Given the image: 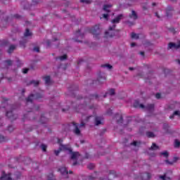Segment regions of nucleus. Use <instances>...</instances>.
<instances>
[{
  "label": "nucleus",
  "instance_id": "28",
  "mask_svg": "<svg viewBox=\"0 0 180 180\" xmlns=\"http://www.w3.org/2000/svg\"><path fill=\"white\" fill-rule=\"evenodd\" d=\"M146 136H147V137H149V139L153 138V137H155V135H154V133H153L151 131H148L146 133Z\"/></svg>",
  "mask_w": 180,
  "mask_h": 180
},
{
  "label": "nucleus",
  "instance_id": "49",
  "mask_svg": "<svg viewBox=\"0 0 180 180\" xmlns=\"http://www.w3.org/2000/svg\"><path fill=\"white\" fill-rule=\"evenodd\" d=\"M160 179L162 180H167V176L165 175L160 176Z\"/></svg>",
  "mask_w": 180,
  "mask_h": 180
},
{
  "label": "nucleus",
  "instance_id": "5",
  "mask_svg": "<svg viewBox=\"0 0 180 180\" xmlns=\"http://www.w3.org/2000/svg\"><path fill=\"white\" fill-rule=\"evenodd\" d=\"M89 33L94 35V37L98 38L101 30H99V25H95L94 27L89 29Z\"/></svg>",
  "mask_w": 180,
  "mask_h": 180
},
{
  "label": "nucleus",
  "instance_id": "1",
  "mask_svg": "<svg viewBox=\"0 0 180 180\" xmlns=\"http://www.w3.org/2000/svg\"><path fill=\"white\" fill-rule=\"evenodd\" d=\"M122 19H123V14H120L111 20L112 26L109 27L108 30L110 32L106 31L105 32V37H115V34L116 33V31H115V29H116V24L120 23V20H122Z\"/></svg>",
  "mask_w": 180,
  "mask_h": 180
},
{
  "label": "nucleus",
  "instance_id": "59",
  "mask_svg": "<svg viewBox=\"0 0 180 180\" xmlns=\"http://www.w3.org/2000/svg\"><path fill=\"white\" fill-rule=\"evenodd\" d=\"M58 144H61V143H63V140L58 139Z\"/></svg>",
  "mask_w": 180,
  "mask_h": 180
},
{
  "label": "nucleus",
  "instance_id": "36",
  "mask_svg": "<svg viewBox=\"0 0 180 180\" xmlns=\"http://www.w3.org/2000/svg\"><path fill=\"white\" fill-rule=\"evenodd\" d=\"M87 168L89 169H94V168H95V165H94L93 163H90L88 165Z\"/></svg>",
  "mask_w": 180,
  "mask_h": 180
},
{
  "label": "nucleus",
  "instance_id": "12",
  "mask_svg": "<svg viewBox=\"0 0 180 180\" xmlns=\"http://www.w3.org/2000/svg\"><path fill=\"white\" fill-rule=\"evenodd\" d=\"M130 19H133V20H137L139 19V15H137V13L134 11V10L131 11V13L129 15Z\"/></svg>",
  "mask_w": 180,
  "mask_h": 180
},
{
  "label": "nucleus",
  "instance_id": "9",
  "mask_svg": "<svg viewBox=\"0 0 180 180\" xmlns=\"http://www.w3.org/2000/svg\"><path fill=\"white\" fill-rule=\"evenodd\" d=\"M70 154H71V160H78V158H79V155H81L79 154V152H70Z\"/></svg>",
  "mask_w": 180,
  "mask_h": 180
},
{
  "label": "nucleus",
  "instance_id": "30",
  "mask_svg": "<svg viewBox=\"0 0 180 180\" xmlns=\"http://www.w3.org/2000/svg\"><path fill=\"white\" fill-rule=\"evenodd\" d=\"M131 39H139V34H136V33H134V32H132L131 34Z\"/></svg>",
  "mask_w": 180,
  "mask_h": 180
},
{
  "label": "nucleus",
  "instance_id": "3",
  "mask_svg": "<svg viewBox=\"0 0 180 180\" xmlns=\"http://www.w3.org/2000/svg\"><path fill=\"white\" fill-rule=\"evenodd\" d=\"M41 98H43V94L40 93H37L35 94H31L26 98V105L27 106L29 105V103H30L31 106L32 108H34V105H33V99H41Z\"/></svg>",
  "mask_w": 180,
  "mask_h": 180
},
{
  "label": "nucleus",
  "instance_id": "19",
  "mask_svg": "<svg viewBox=\"0 0 180 180\" xmlns=\"http://www.w3.org/2000/svg\"><path fill=\"white\" fill-rule=\"evenodd\" d=\"M146 109L148 112H154V104H148L146 107Z\"/></svg>",
  "mask_w": 180,
  "mask_h": 180
},
{
  "label": "nucleus",
  "instance_id": "25",
  "mask_svg": "<svg viewBox=\"0 0 180 180\" xmlns=\"http://www.w3.org/2000/svg\"><path fill=\"white\" fill-rule=\"evenodd\" d=\"M15 49H16V46H15V45H11V46H9L8 50V53L9 54H11V53H12V52L13 51V50H15Z\"/></svg>",
  "mask_w": 180,
  "mask_h": 180
},
{
  "label": "nucleus",
  "instance_id": "41",
  "mask_svg": "<svg viewBox=\"0 0 180 180\" xmlns=\"http://www.w3.org/2000/svg\"><path fill=\"white\" fill-rule=\"evenodd\" d=\"M13 18L15 19H20L22 16H20L19 14H15L14 15H13Z\"/></svg>",
  "mask_w": 180,
  "mask_h": 180
},
{
  "label": "nucleus",
  "instance_id": "8",
  "mask_svg": "<svg viewBox=\"0 0 180 180\" xmlns=\"http://www.w3.org/2000/svg\"><path fill=\"white\" fill-rule=\"evenodd\" d=\"M72 124L75 127L73 132L75 134H77V136H79V134H81V130H79V128H78L79 124L75 122H72Z\"/></svg>",
  "mask_w": 180,
  "mask_h": 180
},
{
  "label": "nucleus",
  "instance_id": "39",
  "mask_svg": "<svg viewBox=\"0 0 180 180\" xmlns=\"http://www.w3.org/2000/svg\"><path fill=\"white\" fill-rule=\"evenodd\" d=\"M80 2H82V4H91V0H80Z\"/></svg>",
  "mask_w": 180,
  "mask_h": 180
},
{
  "label": "nucleus",
  "instance_id": "62",
  "mask_svg": "<svg viewBox=\"0 0 180 180\" xmlns=\"http://www.w3.org/2000/svg\"><path fill=\"white\" fill-rule=\"evenodd\" d=\"M135 46H136V43H134V42H132L131 44V47H134Z\"/></svg>",
  "mask_w": 180,
  "mask_h": 180
},
{
  "label": "nucleus",
  "instance_id": "27",
  "mask_svg": "<svg viewBox=\"0 0 180 180\" xmlns=\"http://www.w3.org/2000/svg\"><path fill=\"white\" fill-rule=\"evenodd\" d=\"M101 67H102V68H108V70H112V66L109 64L101 65Z\"/></svg>",
  "mask_w": 180,
  "mask_h": 180
},
{
  "label": "nucleus",
  "instance_id": "43",
  "mask_svg": "<svg viewBox=\"0 0 180 180\" xmlns=\"http://www.w3.org/2000/svg\"><path fill=\"white\" fill-rule=\"evenodd\" d=\"M169 127V126H168L167 124H163V129H164V130H166V131H167V130H168Z\"/></svg>",
  "mask_w": 180,
  "mask_h": 180
},
{
  "label": "nucleus",
  "instance_id": "31",
  "mask_svg": "<svg viewBox=\"0 0 180 180\" xmlns=\"http://www.w3.org/2000/svg\"><path fill=\"white\" fill-rule=\"evenodd\" d=\"M160 155H163V157H165V158H168L169 154L168 153L167 151L162 152L160 153Z\"/></svg>",
  "mask_w": 180,
  "mask_h": 180
},
{
  "label": "nucleus",
  "instance_id": "4",
  "mask_svg": "<svg viewBox=\"0 0 180 180\" xmlns=\"http://www.w3.org/2000/svg\"><path fill=\"white\" fill-rule=\"evenodd\" d=\"M9 108H11V110L6 112V117L11 119V120H16V119H18V115L13 114V110L15 109V105H9Z\"/></svg>",
  "mask_w": 180,
  "mask_h": 180
},
{
  "label": "nucleus",
  "instance_id": "60",
  "mask_svg": "<svg viewBox=\"0 0 180 180\" xmlns=\"http://www.w3.org/2000/svg\"><path fill=\"white\" fill-rule=\"evenodd\" d=\"M78 165V162L75 161V162H73L72 165L73 167H75V165Z\"/></svg>",
  "mask_w": 180,
  "mask_h": 180
},
{
  "label": "nucleus",
  "instance_id": "14",
  "mask_svg": "<svg viewBox=\"0 0 180 180\" xmlns=\"http://www.w3.org/2000/svg\"><path fill=\"white\" fill-rule=\"evenodd\" d=\"M134 108H140L141 109H144L146 108L144 105L140 104V102L138 100H136L134 103Z\"/></svg>",
  "mask_w": 180,
  "mask_h": 180
},
{
  "label": "nucleus",
  "instance_id": "10",
  "mask_svg": "<svg viewBox=\"0 0 180 180\" xmlns=\"http://www.w3.org/2000/svg\"><path fill=\"white\" fill-rule=\"evenodd\" d=\"M173 11H174V8L169 6H167V8H166V16L167 18H169V16H172Z\"/></svg>",
  "mask_w": 180,
  "mask_h": 180
},
{
  "label": "nucleus",
  "instance_id": "11",
  "mask_svg": "<svg viewBox=\"0 0 180 180\" xmlns=\"http://www.w3.org/2000/svg\"><path fill=\"white\" fill-rule=\"evenodd\" d=\"M115 119H117V123L120 124V123H123V116L121 114H116Z\"/></svg>",
  "mask_w": 180,
  "mask_h": 180
},
{
  "label": "nucleus",
  "instance_id": "2",
  "mask_svg": "<svg viewBox=\"0 0 180 180\" xmlns=\"http://www.w3.org/2000/svg\"><path fill=\"white\" fill-rule=\"evenodd\" d=\"M22 174L19 172L15 173L11 176V174H6L5 172H2V175L0 177V180H18L20 179Z\"/></svg>",
  "mask_w": 180,
  "mask_h": 180
},
{
  "label": "nucleus",
  "instance_id": "46",
  "mask_svg": "<svg viewBox=\"0 0 180 180\" xmlns=\"http://www.w3.org/2000/svg\"><path fill=\"white\" fill-rule=\"evenodd\" d=\"M156 99H160L161 98V94L160 93H157L155 95Z\"/></svg>",
  "mask_w": 180,
  "mask_h": 180
},
{
  "label": "nucleus",
  "instance_id": "23",
  "mask_svg": "<svg viewBox=\"0 0 180 180\" xmlns=\"http://www.w3.org/2000/svg\"><path fill=\"white\" fill-rule=\"evenodd\" d=\"M75 36L77 37H80V39H84V34H81V30H78L77 31L75 32Z\"/></svg>",
  "mask_w": 180,
  "mask_h": 180
},
{
  "label": "nucleus",
  "instance_id": "21",
  "mask_svg": "<svg viewBox=\"0 0 180 180\" xmlns=\"http://www.w3.org/2000/svg\"><path fill=\"white\" fill-rule=\"evenodd\" d=\"M44 79L45 84H46V85H49V84L51 82V78L50 77V76L44 77Z\"/></svg>",
  "mask_w": 180,
  "mask_h": 180
},
{
  "label": "nucleus",
  "instance_id": "40",
  "mask_svg": "<svg viewBox=\"0 0 180 180\" xmlns=\"http://www.w3.org/2000/svg\"><path fill=\"white\" fill-rule=\"evenodd\" d=\"M15 129V128L13 127V126H12V125H10V126H8V131H13V130Z\"/></svg>",
  "mask_w": 180,
  "mask_h": 180
},
{
  "label": "nucleus",
  "instance_id": "13",
  "mask_svg": "<svg viewBox=\"0 0 180 180\" xmlns=\"http://www.w3.org/2000/svg\"><path fill=\"white\" fill-rule=\"evenodd\" d=\"M98 82H102V81H106V76L104 74L98 73V77L97 79Z\"/></svg>",
  "mask_w": 180,
  "mask_h": 180
},
{
  "label": "nucleus",
  "instance_id": "15",
  "mask_svg": "<svg viewBox=\"0 0 180 180\" xmlns=\"http://www.w3.org/2000/svg\"><path fill=\"white\" fill-rule=\"evenodd\" d=\"M59 171L60 172V174L62 175H68V170L67 169V167H62L59 169Z\"/></svg>",
  "mask_w": 180,
  "mask_h": 180
},
{
  "label": "nucleus",
  "instance_id": "35",
  "mask_svg": "<svg viewBox=\"0 0 180 180\" xmlns=\"http://www.w3.org/2000/svg\"><path fill=\"white\" fill-rule=\"evenodd\" d=\"M98 98H99V96H98V94L90 95V99H98Z\"/></svg>",
  "mask_w": 180,
  "mask_h": 180
},
{
  "label": "nucleus",
  "instance_id": "37",
  "mask_svg": "<svg viewBox=\"0 0 180 180\" xmlns=\"http://www.w3.org/2000/svg\"><path fill=\"white\" fill-rule=\"evenodd\" d=\"M179 146H180V141H178V139H176V140H175V145H174V147L178 148V147H179Z\"/></svg>",
  "mask_w": 180,
  "mask_h": 180
},
{
  "label": "nucleus",
  "instance_id": "7",
  "mask_svg": "<svg viewBox=\"0 0 180 180\" xmlns=\"http://www.w3.org/2000/svg\"><path fill=\"white\" fill-rule=\"evenodd\" d=\"M168 48L169 49H173L174 48V49H176V50H178V49H180V41L179 42L178 44H174L172 42L169 43ZM177 63H179V64H180V60L179 59L177 60Z\"/></svg>",
  "mask_w": 180,
  "mask_h": 180
},
{
  "label": "nucleus",
  "instance_id": "50",
  "mask_svg": "<svg viewBox=\"0 0 180 180\" xmlns=\"http://www.w3.org/2000/svg\"><path fill=\"white\" fill-rule=\"evenodd\" d=\"M54 153H55L56 155H58V154H60V153H61V150H60V148L58 150H55Z\"/></svg>",
  "mask_w": 180,
  "mask_h": 180
},
{
  "label": "nucleus",
  "instance_id": "34",
  "mask_svg": "<svg viewBox=\"0 0 180 180\" xmlns=\"http://www.w3.org/2000/svg\"><path fill=\"white\" fill-rule=\"evenodd\" d=\"M5 141H6V138L2 135H0V143H5Z\"/></svg>",
  "mask_w": 180,
  "mask_h": 180
},
{
  "label": "nucleus",
  "instance_id": "44",
  "mask_svg": "<svg viewBox=\"0 0 180 180\" xmlns=\"http://www.w3.org/2000/svg\"><path fill=\"white\" fill-rule=\"evenodd\" d=\"M33 50L34 51H36L37 53H39L40 51V48H39V46H35V47H34Z\"/></svg>",
  "mask_w": 180,
  "mask_h": 180
},
{
  "label": "nucleus",
  "instance_id": "61",
  "mask_svg": "<svg viewBox=\"0 0 180 180\" xmlns=\"http://www.w3.org/2000/svg\"><path fill=\"white\" fill-rule=\"evenodd\" d=\"M155 15L156 17H158V19H160V15L157 12L155 13Z\"/></svg>",
  "mask_w": 180,
  "mask_h": 180
},
{
  "label": "nucleus",
  "instance_id": "26",
  "mask_svg": "<svg viewBox=\"0 0 180 180\" xmlns=\"http://www.w3.org/2000/svg\"><path fill=\"white\" fill-rule=\"evenodd\" d=\"M31 34H32V32H30V30H29V28H27L24 34L25 37H29V36H30Z\"/></svg>",
  "mask_w": 180,
  "mask_h": 180
},
{
  "label": "nucleus",
  "instance_id": "16",
  "mask_svg": "<svg viewBox=\"0 0 180 180\" xmlns=\"http://www.w3.org/2000/svg\"><path fill=\"white\" fill-rule=\"evenodd\" d=\"M40 123H41V124H44V123H47V122H49V119H47L46 117V116L44 115V114H42L41 115V118L39 120Z\"/></svg>",
  "mask_w": 180,
  "mask_h": 180
},
{
  "label": "nucleus",
  "instance_id": "6",
  "mask_svg": "<svg viewBox=\"0 0 180 180\" xmlns=\"http://www.w3.org/2000/svg\"><path fill=\"white\" fill-rule=\"evenodd\" d=\"M60 150L61 151H69V153H72V149L70 145H63L60 144Z\"/></svg>",
  "mask_w": 180,
  "mask_h": 180
},
{
  "label": "nucleus",
  "instance_id": "53",
  "mask_svg": "<svg viewBox=\"0 0 180 180\" xmlns=\"http://www.w3.org/2000/svg\"><path fill=\"white\" fill-rule=\"evenodd\" d=\"M51 44V41L50 40H48L46 41V46H48V47H50Z\"/></svg>",
  "mask_w": 180,
  "mask_h": 180
},
{
  "label": "nucleus",
  "instance_id": "47",
  "mask_svg": "<svg viewBox=\"0 0 180 180\" xmlns=\"http://www.w3.org/2000/svg\"><path fill=\"white\" fill-rule=\"evenodd\" d=\"M103 18L108 20V19H109V14H103Z\"/></svg>",
  "mask_w": 180,
  "mask_h": 180
},
{
  "label": "nucleus",
  "instance_id": "56",
  "mask_svg": "<svg viewBox=\"0 0 180 180\" xmlns=\"http://www.w3.org/2000/svg\"><path fill=\"white\" fill-rule=\"evenodd\" d=\"M131 146H137V141H134L133 143H131Z\"/></svg>",
  "mask_w": 180,
  "mask_h": 180
},
{
  "label": "nucleus",
  "instance_id": "45",
  "mask_svg": "<svg viewBox=\"0 0 180 180\" xmlns=\"http://www.w3.org/2000/svg\"><path fill=\"white\" fill-rule=\"evenodd\" d=\"M174 116H180V112L179 110H176L173 113Z\"/></svg>",
  "mask_w": 180,
  "mask_h": 180
},
{
  "label": "nucleus",
  "instance_id": "18",
  "mask_svg": "<svg viewBox=\"0 0 180 180\" xmlns=\"http://www.w3.org/2000/svg\"><path fill=\"white\" fill-rule=\"evenodd\" d=\"M95 124H96V126H99V124H102V117H95Z\"/></svg>",
  "mask_w": 180,
  "mask_h": 180
},
{
  "label": "nucleus",
  "instance_id": "51",
  "mask_svg": "<svg viewBox=\"0 0 180 180\" xmlns=\"http://www.w3.org/2000/svg\"><path fill=\"white\" fill-rule=\"evenodd\" d=\"M22 72L23 74H27V72H29V69L28 68L23 69Z\"/></svg>",
  "mask_w": 180,
  "mask_h": 180
},
{
  "label": "nucleus",
  "instance_id": "24",
  "mask_svg": "<svg viewBox=\"0 0 180 180\" xmlns=\"http://www.w3.org/2000/svg\"><path fill=\"white\" fill-rule=\"evenodd\" d=\"M108 94H109V95H110L111 96H113V95H115V90H114V89H110V90L108 91V93H106V94L103 96V97H104V98H106Z\"/></svg>",
  "mask_w": 180,
  "mask_h": 180
},
{
  "label": "nucleus",
  "instance_id": "48",
  "mask_svg": "<svg viewBox=\"0 0 180 180\" xmlns=\"http://www.w3.org/2000/svg\"><path fill=\"white\" fill-rule=\"evenodd\" d=\"M170 32H172V33H173L174 34H175L176 33V31H175V28L172 27V28H169Z\"/></svg>",
  "mask_w": 180,
  "mask_h": 180
},
{
  "label": "nucleus",
  "instance_id": "54",
  "mask_svg": "<svg viewBox=\"0 0 180 180\" xmlns=\"http://www.w3.org/2000/svg\"><path fill=\"white\" fill-rule=\"evenodd\" d=\"M67 110H70V107H67V108L62 109V112H67Z\"/></svg>",
  "mask_w": 180,
  "mask_h": 180
},
{
  "label": "nucleus",
  "instance_id": "55",
  "mask_svg": "<svg viewBox=\"0 0 180 180\" xmlns=\"http://www.w3.org/2000/svg\"><path fill=\"white\" fill-rule=\"evenodd\" d=\"M82 63H84V60L80 59V60H79V61L77 62V64H78V65H79V64H82Z\"/></svg>",
  "mask_w": 180,
  "mask_h": 180
},
{
  "label": "nucleus",
  "instance_id": "64",
  "mask_svg": "<svg viewBox=\"0 0 180 180\" xmlns=\"http://www.w3.org/2000/svg\"><path fill=\"white\" fill-rule=\"evenodd\" d=\"M174 116H175V115H174V113H173V115H170L169 118L172 119L174 117Z\"/></svg>",
  "mask_w": 180,
  "mask_h": 180
},
{
  "label": "nucleus",
  "instance_id": "52",
  "mask_svg": "<svg viewBox=\"0 0 180 180\" xmlns=\"http://www.w3.org/2000/svg\"><path fill=\"white\" fill-rule=\"evenodd\" d=\"M107 115H108L109 116H110V115H112V110L111 109H109L108 111H107Z\"/></svg>",
  "mask_w": 180,
  "mask_h": 180
},
{
  "label": "nucleus",
  "instance_id": "38",
  "mask_svg": "<svg viewBox=\"0 0 180 180\" xmlns=\"http://www.w3.org/2000/svg\"><path fill=\"white\" fill-rule=\"evenodd\" d=\"M4 64H7V65H12V60H5Z\"/></svg>",
  "mask_w": 180,
  "mask_h": 180
},
{
  "label": "nucleus",
  "instance_id": "29",
  "mask_svg": "<svg viewBox=\"0 0 180 180\" xmlns=\"http://www.w3.org/2000/svg\"><path fill=\"white\" fill-rule=\"evenodd\" d=\"M160 148L158 147V146H157V144H155V143H153L150 147V150H158Z\"/></svg>",
  "mask_w": 180,
  "mask_h": 180
},
{
  "label": "nucleus",
  "instance_id": "63",
  "mask_svg": "<svg viewBox=\"0 0 180 180\" xmlns=\"http://www.w3.org/2000/svg\"><path fill=\"white\" fill-rule=\"evenodd\" d=\"M85 158H89V155L88 153H86Z\"/></svg>",
  "mask_w": 180,
  "mask_h": 180
},
{
  "label": "nucleus",
  "instance_id": "33",
  "mask_svg": "<svg viewBox=\"0 0 180 180\" xmlns=\"http://www.w3.org/2000/svg\"><path fill=\"white\" fill-rule=\"evenodd\" d=\"M20 47H26V40L20 41Z\"/></svg>",
  "mask_w": 180,
  "mask_h": 180
},
{
  "label": "nucleus",
  "instance_id": "42",
  "mask_svg": "<svg viewBox=\"0 0 180 180\" xmlns=\"http://www.w3.org/2000/svg\"><path fill=\"white\" fill-rule=\"evenodd\" d=\"M41 147L42 150L46 151V150H47V146H46V145H44V144H42V145L41 146Z\"/></svg>",
  "mask_w": 180,
  "mask_h": 180
},
{
  "label": "nucleus",
  "instance_id": "22",
  "mask_svg": "<svg viewBox=\"0 0 180 180\" xmlns=\"http://www.w3.org/2000/svg\"><path fill=\"white\" fill-rule=\"evenodd\" d=\"M40 82L39 81L32 80L29 82L28 85H34V86H38Z\"/></svg>",
  "mask_w": 180,
  "mask_h": 180
},
{
  "label": "nucleus",
  "instance_id": "57",
  "mask_svg": "<svg viewBox=\"0 0 180 180\" xmlns=\"http://www.w3.org/2000/svg\"><path fill=\"white\" fill-rule=\"evenodd\" d=\"M84 126H85L84 122H82L80 123V125H79L80 127H84Z\"/></svg>",
  "mask_w": 180,
  "mask_h": 180
},
{
  "label": "nucleus",
  "instance_id": "20",
  "mask_svg": "<svg viewBox=\"0 0 180 180\" xmlns=\"http://www.w3.org/2000/svg\"><path fill=\"white\" fill-rule=\"evenodd\" d=\"M108 176L109 178H111V179H113V178H116L117 174L115 170L110 171Z\"/></svg>",
  "mask_w": 180,
  "mask_h": 180
},
{
  "label": "nucleus",
  "instance_id": "58",
  "mask_svg": "<svg viewBox=\"0 0 180 180\" xmlns=\"http://www.w3.org/2000/svg\"><path fill=\"white\" fill-rule=\"evenodd\" d=\"M89 180H95V177H93L92 176H90L89 177Z\"/></svg>",
  "mask_w": 180,
  "mask_h": 180
},
{
  "label": "nucleus",
  "instance_id": "17",
  "mask_svg": "<svg viewBox=\"0 0 180 180\" xmlns=\"http://www.w3.org/2000/svg\"><path fill=\"white\" fill-rule=\"evenodd\" d=\"M112 4H105L103 6V9L105 12H107V13H109L110 12V10L109 9L110 8H112Z\"/></svg>",
  "mask_w": 180,
  "mask_h": 180
},
{
  "label": "nucleus",
  "instance_id": "32",
  "mask_svg": "<svg viewBox=\"0 0 180 180\" xmlns=\"http://www.w3.org/2000/svg\"><path fill=\"white\" fill-rule=\"evenodd\" d=\"M59 60H60V61H64V60H67V55H63L61 56H60L59 58H58Z\"/></svg>",
  "mask_w": 180,
  "mask_h": 180
}]
</instances>
